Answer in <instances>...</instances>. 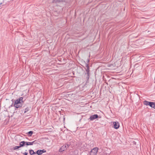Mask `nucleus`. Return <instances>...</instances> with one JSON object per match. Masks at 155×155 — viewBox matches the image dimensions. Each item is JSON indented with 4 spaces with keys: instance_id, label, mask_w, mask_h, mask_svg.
Listing matches in <instances>:
<instances>
[{
    "instance_id": "9b49d317",
    "label": "nucleus",
    "mask_w": 155,
    "mask_h": 155,
    "mask_svg": "<svg viewBox=\"0 0 155 155\" xmlns=\"http://www.w3.org/2000/svg\"><path fill=\"white\" fill-rule=\"evenodd\" d=\"M41 152H42V151H41V150H38L36 153H37V154L38 155H41L42 154V153H41Z\"/></svg>"
},
{
    "instance_id": "2eb2a0df",
    "label": "nucleus",
    "mask_w": 155,
    "mask_h": 155,
    "mask_svg": "<svg viewBox=\"0 0 155 155\" xmlns=\"http://www.w3.org/2000/svg\"><path fill=\"white\" fill-rule=\"evenodd\" d=\"M20 147H19V146H16L14 147L13 149L14 150H16Z\"/></svg>"
},
{
    "instance_id": "6e6552de",
    "label": "nucleus",
    "mask_w": 155,
    "mask_h": 155,
    "mask_svg": "<svg viewBox=\"0 0 155 155\" xmlns=\"http://www.w3.org/2000/svg\"><path fill=\"white\" fill-rule=\"evenodd\" d=\"M35 142V141L32 142H26V144L27 145H32L34 143H36Z\"/></svg>"
},
{
    "instance_id": "f257e3e1",
    "label": "nucleus",
    "mask_w": 155,
    "mask_h": 155,
    "mask_svg": "<svg viewBox=\"0 0 155 155\" xmlns=\"http://www.w3.org/2000/svg\"><path fill=\"white\" fill-rule=\"evenodd\" d=\"M23 98L21 97L15 101L14 106L16 108H18L21 107L22 104L21 103L23 102Z\"/></svg>"
},
{
    "instance_id": "ddd939ff",
    "label": "nucleus",
    "mask_w": 155,
    "mask_h": 155,
    "mask_svg": "<svg viewBox=\"0 0 155 155\" xmlns=\"http://www.w3.org/2000/svg\"><path fill=\"white\" fill-rule=\"evenodd\" d=\"M30 110V108L29 107H27L26 108H25V111H24V113H25L27 112H28Z\"/></svg>"
},
{
    "instance_id": "423d86ee",
    "label": "nucleus",
    "mask_w": 155,
    "mask_h": 155,
    "mask_svg": "<svg viewBox=\"0 0 155 155\" xmlns=\"http://www.w3.org/2000/svg\"><path fill=\"white\" fill-rule=\"evenodd\" d=\"M86 71L87 72V77H88V78H89V72L90 71L89 69V66L88 64H86Z\"/></svg>"
},
{
    "instance_id": "0eeeda50",
    "label": "nucleus",
    "mask_w": 155,
    "mask_h": 155,
    "mask_svg": "<svg viewBox=\"0 0 155 155\" xmlns=\"http://www.w3.org/2000/svg\"><path fill=\"white\" fill-rule=\"evenodd\" d=\"M149 106L152 108L155 109V103L150 102Z\"/></svg>"
},
{
    "instance_id": "f3484780",
    "label": "nucleus",
    "mask_w": 155,
    "mask_h": 155,
    "mask_svg": "<svg viewBox=\"0 0 155 155\" xmlns=\"http://www.w3.org/2000/svg\"><path fill=\"white\" fill-rule=\"evenodd\" d=\"M23 154L25 155H27L28 154V153H26V152H25Z\"/></svg>"
},
{
    "instance_id": "9d476101",
    "label": "nucleus",
    "mask_w": 155,
    "mask_h": 155,
    "mask_svg": "<svg viewBox=\"0 0 155 155\" xmlns=\"http://www.w3.org/2000/svg\"><path fill=\"white\" fill-rule=\"evenodd\" d=\"M150 103V102H148L146 101H145L143 102V104L144 105H149L150 104H149Z\"/></svg>"
},
{
    "instance_id": "dca6fc26",
    "label": "nucleus",
    "mask_w": 155,
    "mask_h": 155,
    "mask_svg": "<svg viewBox=\"0 0 155 155\" xmlns=\"http://www.w3.org/2000/svg\"><path fill=\"white\" fill-rule=\"evenodd\" d=\"M41 151H42L41 153L42 154L43 153H45L46 152V150H45L44 149H43V150H41Z\"/></svg>"
},
{
    "instance_id": "39448f33",
    "label": "nucleus",
    "mask_w": 155,
    "mask_h": 155,
    "mask_svg": "<svg viewBox=\"0 0 155 155\" xmlns=\"http://www.w3.org/2000/svg\"><path fill=\"white\" fill-rule=\"evenodd\" d=\"M114 128L116 129H117L119 127V124L117 122H113Z\"/></svg>"
},
{
    "instance_id": "20e7f679",
    "label": "nucleus",
    "mask_w": 155,
    "mask_h": 155,
    "mask_svg": "<svg viewBox=\"0 0 155 155\" xmlns=\"http://www.w3.org/2000/svg\"><path fill=\"white\" fill-rule=\"evenodd\" d=\"M98 117V115L97 114H94L91 116L89 119L91 120H93L94 119L97 118Z\"/></svg>"
},
{
    "instance_id": "f03ea898",
    "label": "nucleus",
    "mask_w": 155,
    "mask_h": 155,
    "mask_svg": "<svg viewBox=\"0 0 155 155\" xmlns=\"http://www.w3.org/2000/svg\"><path fill=\"white\" fill-rule=\"evenodd\" d=\"M98 148L96 147L92 149L90 152V155H96L98 151Z\"/></svg>"
},
{
    "instance_id": "7ed1b4c3",
    "label": "nucleus",
    "mask_w": 155,
    "mask_h": 155,
    "mask_svg": "<svg viewBox=\"0 0 155 155\" xmlns=\"http://www.w3.org/2000/svg\"><path fill=\"white\" fill-rule=\"evenodd\" d=\"M69 146L68 144H65L62 146L59 150L60 152H62L65 150Z\"/></svg>"
},
{
    "instance_id": "4468645a",
    "label": "nucleus",
    "mask_w": 155,
    "mask_h": 155,
    "mask_svg": "<svg viewBox=\"0 0 155 155\" xmlns=\"http://www.w3.org/2000/svg\"><path fill=\"white\" fill-rule=\"evenodd\" d=\"M33 134V131H29L28 133V134L29 135V136H31L32 134Z\"/></svg>"
},
{
    "instance_id": "f8f14e48",
    "label": "nucleus",
    "mask_w": 155,
    "mask_h": 155,
    "mask_svg": "<svg viewBox=\"0 0 155 155\" xmlns=\"http://www.w3.org/2000/svg\"><path fill=\"white\" fill-rule=\"evenodd\" d=\"M29 153L31 155H32L33 154L36 153L33 150H29Z\"/></svg>"
},
{
    "instance_id": "1a4fd4ad",
    "label": "nucleus",
    "mask_w": 155,
    "mask_h": 155,
    "mask_svg": "<svg viewBox=\"0 0 155 155\" xmlns=\"http://www.w3.org/2000/svg\"><path fill=\"white\" fill-rule=\"evenodd\" d=\"M25 143H26V142H25V141H21L20 143L19 147H21L24 146Z\"/></svg>"
}]
</instances>
